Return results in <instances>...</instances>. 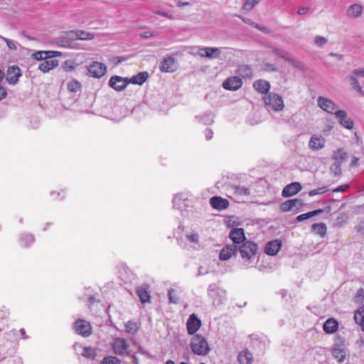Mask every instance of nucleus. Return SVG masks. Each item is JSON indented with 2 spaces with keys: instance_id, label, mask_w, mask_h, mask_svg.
Returning <instances> with one entry per match:
<instances>
[{
  "instance_id": "34",
  "label": "nucleus",
  "mask_w": 364,
  "mask_h": 364,
  "mask_svg": "<svg viewBox=\"0 0 364 364\" xmlns=\"http://www.w3.org/2000/svg\"><path fill=\"white\" fill-rule=\"evenodd\" d=\"M81 355L88 359L94 360L97 356L96 350L91 346H85L82 348Z\"/></svg>"
},
{
  "instance_id": "15",
  "label": "nucleus",
  "mask_w": 364,
  "mask_h": 364,
  "mask_svg": "<svg viewBox=\"0 0 364 364\" xmlns=\"http://www.w3.org/2000/svg\"><path fill=\"white\" fill-rule=\"evenodd\" d=\"M331 354L338 362L342 363L346 358L348 350L343 345L336 344L331 350Z\"/></svg>"
},
{
  "instance_id": "49",
  "label": "nucleus",
  "mask_w": 364,
  "mask_h": 364,
  "mask_svg": "<svg viewBox=\"0 0 364 364\" xmlns=\"http://www.w3.org/2000/svg\"><path fill=\"white\" fill-rule=\"evenodd\" d=\"M328 188L327 186H323L321 188H318L310 191L309 192V195L310 196H314L317 195V194H322V193H324L326 191H328Z\"/></svg>"
},
{
  "instance_id": "13",
  "label": "nucleus",
  "mask_w": 364,
  "mask_h": 364,
  "mask_svg": "<svg viewBox=\"0 0 364 364\" xmlns=\"http://www.w3.org/2000/svg\"><path fill=\"white\" fill-rule=\"evenodd\" d=\"M326 139L321 135L313 134L309 141V148L314 151H319L324 148Z\"/></svg>"
},
{
  "instance_id": "1",
  "label": "nucleus",
  "mask_w": 364,
  "mask_h": 364,
  "mask_svg": "<svg viewBox=\"0 0 364 364\" xmlns=\"http://www.w3.org/2000/svg\"><path fill=\"white\" fill-rule=\"evenodd\" d=\"M191 348L192 352L198 355H206L210 350L205 338L198 334L193 337Z\"/></svg>"
},
{
  "instance_id": "20",
  "label": "nucleus",
  "mask_w": 364,
  "mask_h": 364,
  "mask_svg": "<svg viewBox=\"0 0 364 364\" xmlns=\"http://www.w3.org/2000/svg\"><path fill=\"white\" fill-rule=\"evenodd\" d=\"M301 189V185L299 182H293L284 188L282 195L286 198L291 197L299 192Z\"/></svg>"
},
{
  "instance_id": "29",
  "label": "nucleus",
  "mask_w": 364,
  "mask_h": 364,
  "mask_svg": "<svg viewBox=\"0 0 364 364\" xmlns=\"http://www.w3.org/2000/svg\"><path fill=\"white\" fill-rule=\"evenodd\" d=\"M338 328V323L337 321L334 318H328L327 319L323 326V331L327 333H335Z\"/></svg>"
},
{
  "instance_id": "30",
  "label": "nucleus",
  "mask_w": 364,
  "mask_h": 364,
  "mask_svg": "<svg viewBox=\"0 0 364 364\" xmlns=\"http://www.w3.org/2000/svg\"><path fill=\"white\" fill-rule=\"evenodd\" d=\"M149 74L147 72H140L129 78V82L132 84L141 85L147 80Z\"/></svg>"
},
{
  "instance_id": "16",
  "label": "nucleus",
  "mask_w": 364,
  "mask_h": 364,
  "mask_svg": "<svg viewBox=\"0 0 364 364\" xmlns=\"http://www.w3.org/2000/svg\"><path fill=\"white\" fill-rule=\"evenodd\" d=\"M107 70L105 64L99 62H94L88 68L90 75L94 77H100L103 76Z\"/></svg>"
},
{
  "instance_id": "57",
  "label": "nucleus",
  "mask_w": 364,
  "mask_h": 364,
  "mask_svg": "<svg viewBox=\"0 0 364 364\" xmlns=\"http://www.w3.org/2000/svg\"><path fill=\"white\" fill-rule=\"evenodd\" d=\"M349 187H350L349 185L344 184V185L340 186L336 188L335 189H333V192H336V193L344 192V191H347L349 188Z\"/></svg>"
},
{
  "instance_id": "43",
  "label": "nucleus",
  "mask_w": 364,
  "mask_h": 364,
  "mask_svg": "<svg viewBox=\"0 0 364 364\" xmlns=\"http://www.w3.org/2000/svg\"><path fill=\"white\" fill-rule=\"evenodd\" d=\"M261 0H246L242 6V10L250 11Z\"/></svg>"
},
{
  "instance_id": "58",
  "label": "nucleus",
  "mask_w": 364,
  "mask_h": 364,
  "mask_svg": "<svg viewBox=\"0 0 364 364\" xmlns=\"http://www.w3.org/2000/svg\"><path fill=\"white\" fill-rule=\"evenodd\" d=\"M235 16H236L237 17H238V18H241V19H242V21L244 23H247V24H248V25L252 26L253 27L255 26V22H253L250 18H245V17H242V16H240V15H237V14H236Z\"/></svg>"
},
{
  "instance_id": "45",
  "label": "nucleus",
  "mask_w": 364,
  "mask_h": 364,
  "mask_svg": "<svg viewBox=\"0 0 364 364\" xmlns=\"http://www.w3.org/2000/svg\"><path fill=\"white\" fill-rule=\"evenodd\" d=\"M347 157V153L342 149H338L333 152V159L343 161Z\"/></svg>"
},
{
  "instance_id": "27",
  "label": "nucleus",
  "mask_w": 364,
  "mask_h": 364,
  "mask_svg": "<svg viewBox=\"0 0 364 364\" xmlns=\"http://www.w3.org/2000/svg\"><path fill=\"white\" fill-rule=\"evenodd\" d=\"M253 87L261 94H266L270 89V84L264 80H258L253 83Z\"/></svg>"
},
{
  "instance_id": "40",
  "label": "nucleus",
  "mask_w": 364,
  "mask_h": 364,
  "mask_svg": "<svg viewBox=\"0 0 364 364\" xmlns=\"http://www.w3.org/2000/svg\"><path fill=\"white\" fill-rule=\"evenodd\" d=\"M67 87L69 91L72 92H77L80 91L81 85L77 80H73L68 82Z\"/></svg>"
},
{
  "instance_id": "3",
  "label": "nucleus",
  "mask_w": 364,
  "mask_h": 364,
  "mask_svg": "<svg viewBox=\"0 0 364 364\" xmlns=\"http://www.w3.org/2000/svg\"><path fill=\"white\" fill-rule=\"evenodd\" d=\"M264 102L267 109H271L274 111H281L284 107V104L282 97L275 93H269L264 98Z\"/></svg>"
},
{
  "instance_id": "64",
  "label": "nucleus",
  "mask_w": 364,
  "mask_h": 364,
  "mask_svg": "<svg viewBox=\"0 0 364 364\" xmlns=\"http://www.w3.org/2000/svg\"><path fill=\"white\" fill-rule=\"evenodd\" d=\"M352 74L355 75L356 77L357 76L364 77V68L363 69H356V70H354L352 72Z\"/></svg>"
},
{
  "instance_id": "7",
  "label": "nucleus",
  "mask_w": 364,
  "mask_h": 364,
  "mask_svg": "<svg viewBox=\"0 0 364 364\" xmlns=\"http://www.w3.org/2000/svg\"><path fill=\"white\" fill-rule=\"evenodd\" d=\"M304 203L301 200L294 198L288 200L280 205V209L283 212L292 211L296 213L303 206Z\"/></svg>"
},
{
  "instance_id": "32",
  "label": "nucleus",
  "mask_w": 364,
  "mask_h": 364,
  "mask_svg": "<svg viewBox=\"0 0 364 364\" xmlns=\"http://www.w3.org/2000/svg\"><path fill=\"white\" fill-rule=\"evenodd\" d=\"M75 39L80 41H88L92 40L95 38V35L92 33L87 32L82 30H74Z\"/></svg>"
},
{
  "instance_id": "14",
  "label": "nucleus",
  "mask_w": 364,
  "mask_h": 364,
  "mask_svg": "<svg viewBox=\"0 0 364 364\" xmlns=\"http://www.w3.org/2000/svg\"><path fill=\"white\" fill-rule=\"evenodd\" d=\"M21 76V72L18 66H10L7 69L6 79L10 85H15Z\"/></svg>"
},
{
  "instance_id": "26",
  "label": "nucleus",
  "mask_w": 364,
  "mask_h": 364,
  "mask_svg": "<svg viewBox=\"0 0 364 364\" xmlns=\"http://www.w3.org/2000/svg\"><path fill=\"white\" fill-rule=\"evenodd\" d=\"M136 294L139 297L141 303L150 302V294L149 292V287L146 284L137 287Z\"/></svg>"
},
{
  "instance_id": "52",
  "label": "nucleus",
  "mask_w": 364,
  "mask_h": 364,
  "mask_svg": "<svg viewBox=\"0 0 364 364\" xmlns=\"http://www.w3.org/2000/svg\"><path fill=\"white\" fill-rule=\"evenodd\" d=\"M235 190H236V192L240 195L247 196L250 193V189L245 186H237V187H236Z\"/></svg>"
},
{
  "instance_id": "48",
  "label": "nucleus",
  "mask_w": 364,
  "mask_h": 364,
  "mask_svg": "<svg viewBox=\"0 0 364 364\" xmlns=\"http://www.w3.org/2000/svg\"><path fill=\"white\" fill-rule=\"evenodd\" d=\"M341 162H334L330 167V170L333 173L334 176H339L341 172Z\"/></svg>"
},
{
  "instance_id": "4",
  "label": "nucleus",
  "mask_w": 364,
  "mask_h": 364,
  "mask_svg": "<svg viewBox=\"0 0 364 364\" xmlns=\"http://www.w3.org/2000/svg\"><path fill=\"white\" fill-rule=\"evenodd\" d=\"M318 106L324 112L334 114L339 111L338 106L333 100L325 97H318L317 99Z\"/></svg>"
},
{
  "instance_id": "17",
  "label": "nucleus",
  "mask_w": 364,
  "mask_h": 364,
  "mask_svg": "<svg viewBox=\"0 0 364 364\" xmlns=\"http://www.w3.org/2000/svg\"><path fill=\"white\" fill-rule=\"evenodd\" d=\"M242 85V80L239 77L234 76L226 79L223 83V87L227 90L235 91L239 90Z\"/></svg>"
},
{
  "instance_id": "55",
  "label": "nucleus",
  "mask_w": 364,
  "mask_h": 364,
  "mask_svg": "<svg viewBox=\"0 0 364 364\" xmlns=\"http://www.w3.org/2000/svg\"><path fill=\"white\" fill-rule=\"evenodd\" d=\"M188 240L194 243H198L199 241V236L197 233H191V235H187Z\"/></svg>"
},
{
  "instance_id": "54",
  "label": "nucleus",
  "mask_w": 364,
  "mask_h": 364,
  "mask_svg": "<svg viewBox=\"0 0 364 364\" xmlns=\"http://www.w3.org/2000/svg\"><path fill=\"white\" fill-rule=\"evenodd\" d=\"M158 35L157 32L154 31H145L139 34L140 37L144 38H149Z\"/></svg>"
},
{
  "instance_id": "39",
  "label": "nucleus",
  "mask_w": 364,
  "mask_h": 364,
  "mask_svg": "<svg viewBox=\"0 0 364 364\" xmlns=\"http://www.w3.org/2000/svg\"><path fill=\"white\" fill-rule=\"evenodd\" d=\"M168 301L171 304H176L179 302L180 297L176 289H170L168 291Z\"/></svg>"
},
{
  "instance_id": "59",
  "label": "nucleus",
  "mask_w": 364,
  "mask_h": 364,
  "mask_svg": "<svg viewBox=\"0 0 364 364\" xmlns=\"http://www.w3.org/2000/svg\"><path fill=\"white\" fill-rule=\"evenodd\" d=\"M4 41H6V44H7V46L9 47V49L11 50H16V43L14 41L12 40H9V39H7V38H4Z\"/></svg>"
},
{
  "instance_id": "11",
  "label": "nucleus",
  "mask_w": 364,
  "mask_h": 364,
  "mask_svg": "<svg viewBox=\"0 0 364 364\" xmlns=\"http://www.w3.org/2000/svg\"><path fill=\"white\" fill-rule=\"evenodd\" d=\"M129 84V78L114 75L109 80V85L117 91H122Z\"/></svg>"
},
{
  "instance_id": "44",
  "label": "nucleus",
  "mask_w": 364,
  "mask_h": 364,
  "mask_svg": "<svg viewBox=\"0 0 364 364\" xmlns=\"http://www.w3.org/2000/svg\"><path fill=\"white\" fill-rule=\"evenodd\" d=\"M198 117L205 124H210L213 122V114L212 112L205 113L203 116Z\"/></svg>"
},
{
  "instance_id": "21",
  "label": "nucleus",
  "mask_w": 364,
  "mask_h": 364,
  "mask_svg": "<svg viewBox=\"0 0 364 364\" xmlns=\"http://www.w3.org/2000/svg\"><path fill=\"white\" fill-rule=\"evenodd\" d=\"M237 252V245H227L224 247L220 253V259L223 261L229 259L235 252Z\"/></svg>"
},
{
  "instance_id": "18",
  "label": "nucleus",
  "mask_w": 364,
  "mask_h": 364,
  "mask_svg": "<svg viewBox=\"0 0 364 364\" xmlns=\"http://www.w3.org/2000/svg\"><path fill=\"white\" fill-rule=\"evenodd\" d=\"M200 326V320L196 316V314H191L186 322L187 331L188 334L193 335L196 333Z\"/></svg>"
},
{
  "instance_id": "42",
  "label": "nucleus",
  "mask_w": 364,
  "mask_h": 364,
  "mask_svg": "<svg viewBox=\"0 0 364 364\" xmlns=\"http://www.w3.org/2000/svg\"><path fill=\"white\" fill-rule=\"evenodd\" d=\"M272 52L275 54L276 55L279 56L280 58L284 59L287 61L291 62V58H289L287 54L282 50L281 49L277 48V47H272Z\"/></svg>"
},
{
  "instance_id": "36",
  "label": "nucleus",
  "mask_w": 364,
  "mask_h": 364,
  "mask_svg": "<svg viewBox=\"0 0 364 364\" xmlns=\"http://www.w3.org/2000/svg\"><path fill=\"white\" fill-rule=\"evenodd\" d=\"M321 213H323L322 209H317L314 211L301 214V215H298L296 219L298 222H302L305 220L309 219L310 218H311L313 216L317 215Z\"/></svg>"
},
{
  "instance_id": "53",
  "label": "nucleus",
  "mask_w": 364,
  "mask_h": 364,
  "mask_svg": "<svg viewBox=\"0 0 364 364\" xmlns=\"http://www.w3.org/2000/svg\"><path fill=\"white\" fill-rule=\"evenodd\" d=\"M210 271V267L208 266L203 267L200 266L198 269V275L203 276L207 274Z\"/></svg>"
},
{
  "instance_id": "50",
  "label": "nucleus",
  "mask_w": 364,
  "mask_h": 364,
  "mask_svg": "<svg viewBox=\"0 0 364 364\" xmlns=\"http://www.w3.org/2000/svg\"><path fill=\"white\" fill-rule=\"evenodd\" d=\"M21 241L24 243L25 246H28L29 243H33L34 237L32 235H25L21 238Z\"/></svg>"
},
{
  "instance_id": "47",
  "label": "nucleus",
  "mask_w": 364,
  "mask_h": 364,
  "mask_svg": "<svg viewBox=\"0 0 364 364\" xmlns=\"http://www.w3.org/2000/svg\"><path fill=\"white\" fill-rule=\"evenodd\" d=\"M100 364H121V362L117 357L107 356L103 358Z\"/></svg>"
},
{
  "instance_id": "35",
  "label": "nucleus",
  "mask_w": 364,
  "mask_h": 364,
  "mask_svg": "<svg viewBox=\"0 0 364 364\" xmlns=\"http://www.w3.org/2000/svg\"><path fill=\"white\" fill-rule=\"evenodd\" d=\"M362 11L363 7L360 4H355L349 7L348 14L351 17H358L361 14Z\"/></svg>"
},
{
  "instance_id": "2",
  "label": "nucleus",
  "mask_w": 364,
  "mask_h": 364,
  "mask_svg": "<svg viewBox=\"0 0 364 364\" xmlns=\"http://www.w3.org/2000/svg\"><path fill=\"white\" fill-rule=\"evenodd\" d=\"M257 251V245L254 242L245 240L237 245V252H240V255L242 258L250 260L253 258Z\"/></svg>"
},
{
  "instance_id": "41",
  "label": "nucleus",
  "mask_w": 364,
  "mask_h": 364,
  "mask_svg": "<svg viewBox=\"0 0 364 364\" xmlns=\"http://www.w3.org/2000/svg\"><path fill=\"white\" fill-rule=\"evenodd\" d=\"M238 72L243 77H251L252 75L251 68L246 65L240 66Z\"/></svg>"
},
{
  "instance_id": "24",
  "label": "nucleus",
  "mask_w": 364,
  "mask_h": 364,
  "mask_svg": "<svg viewBox=\"0 0 364 364\" xmlns=\"http://www.w3.org/2000/svg\"><path fill=\"white\" fill-rule=\"evenodd\" d=\"M210 203L213 208L217 210H223L229 206V201L227 199L218 196L211 198Z\"/></svg>"
},
{
  "instance_id": "37",
  "label": "nucleus",
  "mask_w": 364,
  "mask_h": 364,
  "mask_svg": "<svg viewBox=\"0 0 364 364\" xmlns=\"http://www.w3.org/2000/svg\"><path fill=\"white\" fill-rule=\"evenodd\" d=\"M311 229L312 231L321 236H323L326 233V226L323 223L313 224Z\"/></svg>"
},
{
  "instance_id": "8",
  "label": "nucleus",
  "mask_w": 364,
  "mask_h": 364,
  "mask_svg": "<svg viewBox=\"0 0 364 364\" xmlns=\"http://www.w3.org/2000/svg\"><path fill=\"white\" fill-rule=\"evenodd\" d=\"M222 53V48L204 47L198 50L197 54L201 58H218Z\"/></svg>"
},
{
  "instance_id": "60",
  "label": "nucleus",
  "mask_w": 364,
  "mask_h": 364,
  "mask_svg": "<svg viewBox=\"0 0 364 364\" xmlns=\"http://www.w3.org/2000/svg\"><path fill=\"white\" fill-rule=\"evenodd\" d=\"M48 53H49L48 58L50 59H53L54 57H58L62 55L61 52L60 51L48 50Z\"/></svg>"
},
{
  "instance_id": "25",
  "label": "nucleus",
  "mask_w": 364,
  "mask_h": 364,
  "mask_svg": "<svg viewBox=\"0 0 364 364\" xmlns=\"http://www.w3.org/2000/svg\"><path fill=\"white\" fill-rule=\"evenodd\" d=\"M176 69L175 60L171 57L164 58L160 65V70L165 73L173 72Z\"/></svg>"
},
{
  "instance_id": "38",
  "label": "nucleus",
  "mask_w": 364,
  "mask_h": 364,
  "mask_svg": "<svg viewBox=\"0 0 364 364\" xmlns=\"http://www.w3.org/2000/svg\"><path fill=\"white\" fill-rule=\"evenodd\" d=\"M349 79L350 80V85L353 89L357 91L359 94L363 95V91L362 87L360 86L356 76L353 74L349 76Z\"/></svg>"
},
{
  "instance_id": "6",
  "label": "nucleus",
  "mask_w": 364,
  "mask_h": 364,
  "mask_svg": "<svg viewBox=\"0 0 364 364\" xmlns=\"http://www.w3.org/2000/svg\"><path fill=\"white\" fill-rule=\"evenodd\" d=\"M113 352L119 355H123L127 353L129 344L126 339L122 338H116L111 343Z\"/></svg>"
},
{
  "instance_id": "31",
  "label": "nucleus",
  "mask_w": 364,
  "mask_h": 364,
  "mask_svg": "<svg viewBox=\"0 0 364 364\" xmlns=\"http://www.w3.org/2000/svg\"><path fill=\"white\" fill-rule=\"evenodd\" d=\"M140 328V323L135 320H131L125 323L126 332L131 335H135Z\"/></svg>"
},
{
  "instance_id": "10",
  "label": "nucleus",
  "mask_w": 364,
  "mask_h": 364,
  "mask_svg": "<svg viewBox=\"0 0 364 364\" xmlns=\"http://www.w3.org/2000/svg\"><path fill=\"white\" fill-rule=\"evenodd\" d=\"M75 330L77 333L84 337H88L92 334V326L90 323L82 319H78L75 323Z\"/></svg>"
},
{
  "instance_id": "22",
  "label": "nucleus",
  "mask_w": 364,
  "mask_h": 364,
  "mask_svg": "<svg viewBox=\"0 0 364 364\" xmlns=\"http://www.w3.org/2000/svg\"><path fill=\"white\" fill-rule=\"evenodd\" d=\"M282 243L279 240H274L269 242L264 249V252L269 255H276L280 250Z\"/></svg>"
},
{
  "instance_id": "62",
  "label": "nucleus",
  "mask_w": 364,
  "mask_h": 364,
  "mask_svg": "<svg viewBox=\"0 0 364 364\" xmlns=\"http://www.w3.org/2000/svg\"><path fill=\"white\" fill-rule=\"evenodd\" d=\"M255 28H257L258 30L259 31H262L264 33H269V29L268 28H267L266 26H262V25H259L257 23H255Z\"/></svg>"
},
{
  "instance_id": "5",
  "label": "nucleus",
  "mask_w": 364,
  "mask_h": 364,
  "mask_svg": "<svg viewBox=\"0 0 364 364\" xmlns=\"http://www.w3.org/2000/svg\"><path fill=\"white\" fill-rule=\"evenodd\" d=\"M76 41L74 30L63 32L58 40L60 47L70 48L73 42Z\"/></svg>"
},
{
  "instance_id": "19",
  "label": "nucleus",
  "mask_w": 364,
  "mask_h": 364,
  "mask_svg": "<svg viewBox=\"0 0 364 364\" xmlns=\"http://www.w3.org/2000/svg\"><path fill=\"white\" fill-rule=\"evenodd\" d=\"M229 237L232 240L233 245H238L246 240L244 230L242 228H233L230 232Z\"/></svg>"
},
{
  "instance_id": "46",
  "label": "nucleus",
  "mask_w": 364,
  "mask_h": 364,
  "mask_svg": "<svg viewBox=\"0 0 364 364\" xmlns=\"http://www.w3.org/2000/svg\"><path fill=\"white\" fill-rule=\"evenodd\" d=\"M49 57V53L48 51H43V50H39L36 51L33 54V58L38 60H46Z\"/></svg>"
},
{
  "instance_id": "23",
  "label": "nucleus",
  "mask_w": 364,
  "mask_h": 364,
  "mask_svg": "<svg viewBox=\"0 0 364 364\" xmlns=\"http://www.w3.org/2000/svg\"><path fill=\"white\" fill-rule=\"evenodd\" d=\"M58 64V60L48 58L39 64L38 69L46 73L56 68Z\"/></svg>"
},
{
  "instance_id": "28",
  "label": "nucleus",
  "mask_w": 364,
  "mask_h": 364,
  "mask_svg": "<svg viewBox=\"0 0 364 364\" xmlns=\"http://www.w3.org/2000/svg\"><path fill=\"white\" fill-rule=\"evenodd\" d=\"M237 360L240 364H252L253 360L252 354L247 348L239 353Z\"/></svg>"
},
{
  "instance_id": "61",
  "label": "nucleus",
  "mask_w": 364,
  "mask_h": 364,
  "mask_svg": "<svg viewBox=\"0 0 364 364\" xmlns=\"http://www.w3.org/2000/svg\"><path fill=\"white\" fill-rule=\"evenodd\" d=\"M219 288L217 287V285L215 284H210L209 286H208V294L210 295H211V294L217 290H218Z\"/></svg>"
},
{
  "instance_id": "33",
  "label": "nucleus",
  "mask_w": 364,
  "mask_h": 364,
  "mask_svg": "<svg viewBox=\"0 0 364 364\" xmlns=\"http://www.w3.org/2000/svg\"><path fill=\"white\" fill-rule=\"evenodd\" d=\"M354 319L364 331V306H360L354 314Z\"/></svg>"
},
{
  "instance_id": "9",
  "label": "nucleus",
  "mask_w": 364,
  "mask_h": 364,
  "mask_svg": "<svg viewBox=\"0 0 364 364\" xmlns=\"http://www.w3.org/2000/svg\"><path fill=\"white\" fill-rule=\"evenodd\" d=\"M335 116L336 119H338V123L344 128L351 130L354 127V122L350 118L348 117L347 112L341 109L339 111H337L335 113Z\"/></svg>"
},
{
  "instance_id": "51",
  "label": "nucleus",
  "mask_w": 364,
  "mask_h": 364,
  "mask_svg": "<svg viewBox=\"0 0 364 364\" xmlns=\"http://www.w3.org/2000/svg\"><path fill=\"white\" fill-rule=\"evenodd\" d=\"M327 41L328 40L325 37L321 36H316L314 40L315 44L319 47L323 46Z\"/></svg>"
},
{
  "instance_id": "12",
  "label": "nucleus",
  "mask_w": 364,
  "mask_h": 364,
  "mask_svg": "<svg viewBox=\"0 0 364 364\" xmlns=\"http://www.w3.org/2000/svg\"><path fill=\"white\" fill-rule=\"evenodd\" d=\"M172 202L174 208L183 211L186 207L189 206L191 201L188 200V193H181L175 196Z\"/></svg>"
},
{
  "instance_id": "63",
  "label": "nucleus",
  "mask_w": 364,
  "mask_h": 364,
  "mask_svg": "<svg viewBox=\"0 0 364 364\" xmlns=\"http://www.w3.org/2000/svg\"><path fill=\"white\" fill-rule=\"evenodd\" d=\"M309 9L306 6H301L299 8L297 11V14L299 15H304L309 11Z\"/></svg>"
},
{
  "instance_id": "56",
  "label": "nucleus",
  "mask_w": 364,
  "mask_h": 364,
  "mask_svg": "<svg viewBox=\"0 0 364 364\" xmlns=\"http://www.w3.org/2000/svg\"><path fill=\"white\" fill-rule=\"evenodd\" d=\"M154 13L155 14H157V15L165 16V17L168 18L170 20H174L175 19V17L173 15L169 14L167 12H164V11H154Z\"/></svg>"
}]
</instances>
